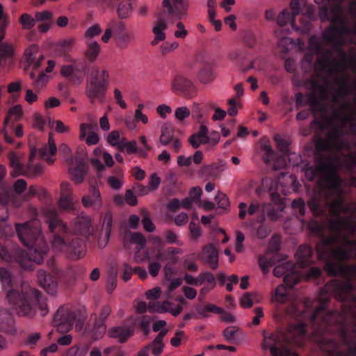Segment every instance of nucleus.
Returning <instances> with one entry per match:
<instances>
[{"mask_svg":"<svg viewBox=\"0 0 356 356\" xmlns=\"http://www.w3.org/2000/svg\"><path fill=\"white\" fill-rule=\"evenodd\" d=\"M346 82V77L337 79L335 88L327 80L313 78L307 86L311 89L309 100L314 111L327 112L325 102L332 103V122L335 127L330 129L325 139L317 140L316 167L306 168L305 174L309 181L321 175L308 202L309 209L316 216L328 212L332 217L327 229L316 221L309 225L312 232L322 236L316 245L318 257L327 260L325 270L327 273L353 277L356 276V242L350 237L356 230V204L344 203L337 173L342 167L356 168V156L348 153L345 139L348 131L356 134V97L350 100Z\"/></svg>","mask_w":356,"mask_h":356,"instance_id":"1","label":"nucleus"},{"mask_svg":"<svg viewBox=\"0 0 356 356\" xmlns=\"http://www.w3.org/2000/svg\"><path fill=\"white\" fill-rule=\"evenodd\" d=\"M350 14L355 23L353 29L347 27V20L340 4L330 9L321 8V20H329L332 24V26L325 31L323 40L334 46L335 49L323 53V41L312 36L309 39V50L317 55L315 69L328 76L320 80L333 79L334 83L331 84L337 88V80L346 77L350 94L354 92L356 95V0L350 3Z\"/></svg>","mask_w":356,"mask_h":356,"instance_id":"2","label":"nucleus"},{"mask_svg":"<svg viewBox=\"0 0 356 356\" xmlns=\"http://www.w3.org/2000/svg\"><path fill=\"white\" fill-rule=\"evenodd\" d=\"M356 287L354 280H332L321 291V302L309 320L314 330H339L346 341L347 332H356V296L352 291Z\"/></svg>","mask_w":356,"mask_h":356,"instance_id":"3","label":"nucleus"},{"mask_svg":"<svg viewBox=\"0 0 356 356\" xmlns=\"http://www.w3.org/2000/svg\"><path fill=\"white\" fill-rule=\"evenodd\" d=\"M0 282L6 293V302L11 309L19 316L33 315L38 290L25 282L17 284L6 267L0 268Z\"/></svg>","mask_w":356,"mask_h":356,"instance_id":"4","label":"nucleus"},{"mask_svg":"<svg viewBox=\"0 0 356 356\" xmlns=\"http://www.w3.org/2000/svg\"><path fill=\"white\" fill-rule=\"evenodd\" d=\"M305 328L304 324L291 325L284 333H264L262 347L269 350L272 356H289L290 350L284 345V342L301 345L305 339Z\"/></svg>","mask_w":356,"mask_h":356,"instance_id":"5","label":"nucleus"},{"mask_svg":"<svg viewBox=\"0 0 356 356\" xmlns=\"http://www.w3.org/2000/svg\"><path fill=\"white\" fill-rule=\"evenodd\" d=\"M109 84V73L104 68H97L87 81L86 95L91 104L96 101L103 104Z\"/></svg>","mask_w":356,"mask_h":356,"instance_id":"6","label":"nucleus"},{"mask_svg":"<svg viewBox=\"0 0 356 356\" xmlns=\"http://www.w3.org/2000/svg\"><path fill=\"white\" fill-rule=\"evenodd\" d=\"M42 215L44 222L48 224L49 231L56 234L51 241L52 248L57 252L63 250L66 245L65 243L57 234L65 233L67 232V225L58 218L54 208L48 207L44 209L42 211Z\"/></svg>","mask_w":356,"mask_h":356,"instance_id":"7","label":"nucleus"},{"mask_svg":"<svg viewBox=\"0 0 356 356\" xmlns=\"http://www.w3.org/2000/svg\"><path fill=\"white\" fill-rule=\"evenodd\" d=\"M113 36L116 45L120 49H125L132 40V35L127 31L124 22L112 21L102 36V41L107 43Z\"/></svg>","mask_w":356,"mask_h":356,"instance_id":"8","label":"nucleus"},{"mask_svg":"<svg viewBox=\"0 0 356 356\" xmlns=\"http://www.w3.org/2000/svg\"><path fill=\"white\" fill-rule=\"evenodd\" d=\"M19 239L25 246H32L38 242L44 243L40 228L37 220H31L22 224H15Z\"/></svg>","mask_w":356,"mask_h":356,"instance_id":"9","label":"nucleus"},{"mask_svg":"<svg viewBox=\"0 0 356 356\" xmlns=\"http://www.w3.org/2000/svg\"><path fill=\"white\" fill-rule=\"evenodd\" d=\"M28 247L29 248V254L31 255V257H29L25 255L24 252L20 250L18 259H16V262L18 263L22 268L26 270L32 269L34 263L40 264L42 262L44 255L47 252V246L44 241V243L40 241L33 244L32 246Z\"/></svg>","mask_w":356,"mask_h":356,"instance_id":"10","label":"nucleus"},{"mask_svg":"<svg viewBox=\"0 0 356 356\" xmlns=\"http://www.w3.org/2000/svg\"><path fill=\"white\" fill-rule=\"evenodd\" d=\"M295 266L292 261H287L276 266L273 269V275L280 277L284 276L286 284L291 288L299 282V276L294 271Z\"/></svg>","mask_w":356,"mask_h":356,"instance_id":"11","label":"nucleus"},{"mask_svg":"<svg viewBox=\"0 0 356 356\" xmlns=\"http://www.w3.org/2000/svg\"><path fill=\"white\" fill-rule=\"evenodd\" d=\"M113 222V216L111 211L108 210L100 215V229L99 232L98 245L104 248L108 244L110 239Z\"/></svg>","mask_w":356,"mask_h":356,"instance_id":"12","label":"nucleus"},{"mask_svg":"<svg viewBox=\"0 0 356 356\" xmlns=\"http://www.w3.org/2000/svg\"><path fill=\"white\" fill-rule=\"evenodd\" d=\"M81 203L86 209H101L104 202L99 188L95 185L90 186L88 193L81 197Z\"/></svg>","mask_w":356,"mask_h":356,"instance_id":"13","label":"nucleus"},{"mask_svg":"<svg viewBox=\"0 0 356 356\" xmlns=\"http://www.w3.org/2000/svg\"><path fill=\"white\" fill-rule=\"evenodd\" d=\"M67 165L71 179L76 184H81L87 172V168L84 159L81 157L74 156V160L70 161Z\"/></svg>","mask_w":356,"mask_h":356,"instance_id":"14","label":"nucleus"},{"mask_svg":"<svg viewBox=\"0 0 356 356\" xmlns=\"http://www.w3.org/2000/svg\"><path fill=\"white\" fill-rule=\"evenodd\" d=\"M75 318L73 312L65 307H60L55 315L54 323L60 332L70 330Z\"/></svg>","mask_w":356,"mask_h":356,"instance_id":"15","label":"nucleus"},{"mask_svg":"<svg viewBox=\"0 0 356 356\" xmlns=\"http://www.w3.org/2000/svg\"><path fill=\"white\" fill-rule=\"evenodd\" d=\"M266 204H259L257 202H252L250 205L247 207V205L244 202H241L238 205L239 213L238 217L241 219H243L246 214L250 216H256L257 220L259 222H262L265 220V207Z\"/></svg>","mask_w":356,"mask_h":356,"instance_id":"16","label":"nucleus"},{"mask_svg":"<svg viewBox=\"0 0 356 356\" xmlns=\"http://www.w3.org/2000/svg\"><path fill=\"white\" fill-rule=\"evenodd\" d=\"M134 333V328L127 324L113 326L107 331V335L109 338L113 339L120 343L127 342Z\"/></svg>","mask_w":356,"mask_h":356,"instance_id":"17","label":"nucleus"},{"mask_svg":"<svg viewBox=\"0 0 356 356\" xmlns=\"http://www.w3.org/2000/svg\"><path fill=\"white\" fill-rule=\"evenodd\" d=\"M162 4L170 15H175L179 19L186 15L188 8V2L185 0H163Z\"/></svg>","mask_w":356,"mask_h":356,"instance_id":"18","label":"nucleus"},{"mask_svg":"<svg viewBox=\"0 0 356 356\" xmlns=\"http://www.w3.org/2000/svg\"><path fill=\"white\" fill-rule=\"evenodd\" d=\"M23 115V109L21 105L17 104L8 110V115L6 117L3 127L1 129V132L3 135V138L8 143H13V138L8 135V133L6 130V127L9 124L10 120H13L14 121L19 120L22 116Z\"/></svg>","mask_w":356,"mask_h":356,"instance_id":"19","label":"nucleus"},{"mask_svg":"<svg viewBox=\"0 0 356 356\" xmlns=\"http://www.w3.org/2000/svg\"><path fill=\"white\" fill-rule=\"evenodd\" d=\"M111 313V308L108 306H104L100 312L99 320L96 321L93 330L92 337L95 339H99L102 337L106 331L105 321Z\"/></svg>","mask_w":356,"mask_h":356,"instance_id":"20","label":"nucleus"},{"mask_svg":"<svg viewBox=\"0 0 356 356\" xmlns=\"http://www.w3.org/2000/svg\"><path fill=\"white\" fill-rule=\"evenodd\" d=\"M38 280L40 285L49 294H55L57 290L56 278L44 270H40L38 272Z\"/></svg>","mask_w":356,"mask_h":356,"instance_id":"21","label":"nucleus"},{"mask_svg":"<svg viewBox=\"0 0 356 356\" xmlns=\"http://www.w3.org/2000/svg\"><path fill=\"white\" fill-rule=\"evenodd\" d=\"M290 8L292 10L291 15L295 17L300 13L311 19L313 15V8L309 5L306 0H293L290 3Z\"/></svg>","mask_w":356,"mask_h":356,"instance_id":"22","label":"nucleus"},{"mask_svg":"<svg viewBox=\"0 0 356 356\" xmlns=\"http://www.w3.org/2000/svg\"><path fill=\"white\" fill-rule=\"evenodd\" d=\"M57 152V147L54 142L52 134H49L48 143L42 146L39 150L38 154L40 159L45 160L49 163L54 162V156Z\"/></svg>","mask_w":356,"mask_h":356,"instance_id":"23","label":"nucleus"},{"mask_svg":"<svg viewBox=\"0 0 356 356\" xmlns=\"http://www.w3.org/2000/svg\"><path fill=\"white\" fill-rule=\"evenodd\" d=\"M92 221L89 216H80L74 223V231L76 234L88 236L92 234Z\"/></svg>","mask_w":356,"mask_h":356,"instance_id":"24","label":"nucleus"},{"mask_svg":"<svg viewBox=\"0 0 356 356\" xmlns=\"http://www.w3.org/2000/svg\"><path fill=\"white\" fill-rule=\"evenodd\" d=\"M202 260L207 263L212 269H216L218 268V252L217 249L212 244L203 248Z\"/></svg>","mask_w":356,"mask_h":356,"instance_id":"25","label":"nucleus"},{"mask_svg":"<svg viewBox=\"0 0 356 356\" xmlns=\"http://www.w3.org/2000/svg\"><path fill=\"white\" fill-rule=\"evenodd\" d=\"M84 69L79 67L77 64L74 66L71 65H63L60 69V74L63 76L69 79L70 81L75 83H80L82 81V78L78 75V73L83 72Z\"/></svg>","mask_w":356,"mask_h":356,"instance_id":"26","label":"nucleus"},{"mask_svg":"<svg viewBox=\"0 0 356 356\" xmlns=\"http://www.w3.org/2000/svg\"><path fill=\"white\" fill-rule=\"evenodd\" d=\"M168 29L166 21L159 17L152 29L154 34V39L152 42V45H156L159 42L163 41L165 39V31Z\"/></svg>","mask_w":356,"mask_h":356,"instance_id":"27","label":"nucleus"},{"mask_svg":"<svg viewBox=\"0 0 356 356\" xmlns=\"http://www.w3.org/2000/svg\"><path fill=\"white\" fill-rule=\"evenodd\" d=\"M6 175V168L0 165V203L2 204L1 209L7 212L6 204L9 200V190L8 186L2 183L1 181Z\"/></svg>","mask_w":356,"mask_h":356,"instance_id":"28","label":"nucleus"},{"mask_svg":"<svg viewBox=\"0 0 356 356\" xmlns=\"http://www.w3.org/2000/svg\"><path fill=\"white\" fill-rule=\"evenodd\" d=\"M312 250L307 245H300L296 252L298 262L302 267H305L312 263Z\"/></svg>","mask_w":356,"mask_h":356,"instance_id":"29","label":"nucleus"},{"mask_svg":"<svg viewBox=\"0 0 356 356\" xmlns=\"http://www.w3.org/2000/svg\"><path fill=\"white\" fill-rule=\"evenodd\" d=\"M9 160L10 167L13 168L10 172V175L13 177H17L20 175L24 176L25 175H27L26 168L22 166L19 162V158L15 154L10 152L9 154Z\"/></svg>","mask_w":356,"mask_h":356,"instance_id":"30","label":"nucleus"},{"mask_svg":"<svg viewBox=\"0 0 356 356\" xmlns=\"http://www.w3.org/2000/svg\"><path fill=\"white\" fill-rule=\"evenodd\" d=\"M20 253V248L17 246H14L9 252L3 245L0 243V259L4 261L12 263L18 259V256Z\"/></svg>","mask_w":356,"mask_h":356,"instance_id":"31","label":"nucleus"},{"mask_svg":"<svg viewBox=\"0 0 356 356\" xmlns=\"http://www.w3.org/2000/svg\"><path fill=\"white\" fill-rule=\"evenodd\" d=\"M261 300L262 296L258 292L245 293L241 298L240 304L243 308H250Z\"/></svg>","mask_w":356,"mask_h":356,"instance_id":"32","label":"nucleus"},{"mask_svg":"<svg viewBox=\"0 0 356 356\" xmlns=\"http://www.w3.org/2000/svg\"><path fill=\"white\" fill-rule=\"evenodd\" d=\"M36 153H37L36 149H31L30 156H29V163H28L27 168H26V171L27 172V175H24L26 177H35L40 175L43 172V166L42 165H41L40 164L33 165L32 164L33 159L35 157Z\"/></svg>","mask_w":356,"mask_h":356,"instance_id":"33","label":"nucleus"},{"mask_svg":"<svg viewBox=\"0 0 356 356\" xmlns=\"http://www.w3.org/2000/svg\"><path fill=\"white\" fill-rule=\"evenodd\" d=\"M86 45V57L90 61H94L99 56L101 48L96 40H85Z\"/></svg>","mask_w":356,"mask_h":356,"instance_id":"34","label":"nucleus"},{"mask_svg":"<svg viewBox=\"0 0 356 356\" xmlns=\"http://www.w3.org/2000/svg\"><path fill=\"white\" fill-rule=\"evenodd\" d=\"M290 300L289 294L286 286L284 284L279 285L275 290L272 296L273 303L284 304Z\"/></svg>","mask_w":356,"mask_h":356,"instance_id":"35","label":"nucleus"},{"mask_svg":"<svg viewBox=\"0 0 356 356\" xmlns=\"http://www.w3.org/2000/svg\"><path fill=\"white\" fill-rule=\"evenodd\" d=\"M174 128L169 122H165L161 127V134L159 138L160 143L165 146L170 143L174 138Z\"/></svg>","mask_w":356,"mask_h":356,"instance_id":"36","label":"nucleus"},{"mask_svg":"<svg viewBox=\"0 0 356 356\" xmlns=\"http://www.w3.org/2000/svg\"><path fill=\"white\" fill-rule=\"evenodd\" d=\"M183 250L180 248H168L165 250H159L157 253L155 254V259L157 260H167L172 259L173 262L175 263L177 259L176 257H172L174 254H182Z\"/></svg>","mask_w":356,"mask_h":356,"instance_id":"37","label":"nucleus"},{"mask_svg":"<svg viewBox=\"0 0 356 356\" xmlns=\"http://www.w3.org/2000/svg\"><path fill=\"white\" fill-rule=\"evenodd\" d=\"M167 333V330H161L157 337L154 339L152 343L148 344L150 346V349L152 350V354L154 356H159L163 352L164 348V343H163V339Z\"/></svg>","mask_w":356,"mask_h":356,"instance_id":"38","label":"nucleus"},{"mask_svg":"<svg viewBox=\"0 0 356 356\" xmlns=\"http://www.w3.org/2000/svg\"><path fill=\"white\" fill-rule=\"evenodd\" d=\"M133 11L132 0H124L118 6V15L121 19H126L131 16Z\"/></svg>","mask_w":356,"mask_h":356,"instance_id":"39","label":"nucleus"},{"mask_svg":"<svg viewBox=\"0 0 356 356\" xmlns=\"http://www.w3.org/2000/svg\"><path fill=\"white\" fill-rule=\"evenodd\" d=\"M191 85V81L182 76H176L172 82V90L175 92H182Z\"/></svg>","mask_w":356,"mask_h":356,"instance_id":"40","label":"nucleus"},{"mask_svg":"<svg viewBox=\"0 0 356 356\" xmlns=\"http://www.w3.org/2000/svg\"><path fill=\"white\" fill-rule=\"evenodd\" d=\"M277 23L281 26H284L288 24H290L293 29L298 30V28L295 23V19L291 15V13L284 10L282 11L277 17Z\"/></svg>","mask_w":356,"mask_h":356,"instance_id":"41","label":"nucleus"},{"mask_svg":"<svg viewBox=\"0 0 356 356\" xmlns=\"http://www.w3.org/2000/svg\"><path fill=\"white\" fill-rule=\"evenodd\" d=\"M14 47L11 44L3 43L0 46V65H5L7 60L14 56Z\"/></svg>","mask_w":356,"mask_h":356,"instance_id":"42","label":"nucleus"},{"mask_svg":"<svg viewBox=\"0 0 356 356\" xmlns=\"http://www.w3.org/2000/svg\"><path fill=\"white\" fill-rule=\"evenodd\" d=\"M86 119L88 122L81 123L79 127L82 138L86 136V132L94 130L97 128L96 118L92 113H88L86 115Z\"/></svg>","mask_w":356,"mask_h":356,"instance_id":"43","label":"nucleus"},{"mask_svg":"<svg viewBox=\"0 0 356 356\" xmlns=\"http://www.w3.org/2000/svg\"><path fill=\"white\" fill-rule=\"evenodd\" d=\"M102 32V29L99 24H93L89 26L83 35L84 40H95V38L99 35Z\"/></svg>","mask_w":356,"mask_h":356,"instance_id":"44","label":"nucleus"},{"mask_svg":"<svg viewBox=\"0 0 356 356\" xmlns=\"http://www.w3.org/2000/svg\"><path fill=\"white\" fill-rule=\"evenodd\" d=\"M124 140L125 138H121L120 132L116 130L112 131L111 133H109L106 138L107 142L111 145L116 147L118 149H120Z\"/></svg>","mask_w":356,"mask_h":356,"instance_id":"45","label":"nucleus"},{"mask_svg":"<svg viewBox=\"0 0 356 356\" xmlns=\"http://www.w3.org/2000/svg\"><path fill=\"white\" fill-rule=\"evenodd\" d=\"M103 152H102L101 148H99V147L95 148V149L93 150V154L96 158H92V159H91V161H90L92 165L98 172H102L105 170L104 165L99 159V157L102 156Z\"/></svg>","mask_w":356,"mask_h":356,"instance_id":"46","label":"nucleus"},{"mask_svg":"<svg viewBox=\"0 0 356 356\" xmlns=\"http://www.w3.org/2000/svg\"><path fill=\"white\" fill-rule=\"evenodd\" d=\"M149 242L152 245V248H149V252L155 258V254L157 253L159 250H163V241L162 239L157 236H152L149 238Z\"/></svg>","mask_w":356,"mask_h":356,"instance_id":"47","label":"nucleus"},{"mask_svg":"<svg viewBox=\"0 0 356 356\" xmlns=\"http://www.w3.org/2000/svg\"><path fill=\"white\" fill-rule=\"evenodd\" d=\"M198 79L204 84L211 82L214 79L213 73L211 68L207 67H202L199 72Z\"/></svg>","mask_w":356,"mask_h":356,"instance_id":"48","label":"nucleus"},{"mask_svg":"<svg viewBox=\"0 0 356 356\" xmlns=\"http://www.w3.org/2000/svg\"><path fill=\"white\" fill-rule=\"evenodd\" d=\"M58 204L60 207L64 210L73 211L75 209L73 195H60Z\"/></svg>","mask_w":356,"mask_h":356,"instance_id":"49","label":"nucleus"},{"mask_svg":"<svg viewBox=\"0 0 356 356\" xmlns=\"http://www.w3.org/2000/svg\"><path fill=\"white\" fill-rule=\"evenodd\" d=\"M79 138L83 140L88 145H97L99 141V135L94 131H88L86 132V136L81 137V132L80 131Z\"/></svg>","mask_w":356,"mask_h":356,"instance_id":"50","label":"nucleus"},{"mask_svg":"<svg viewBox=\"0 0 356 356\" xmlns=\"http://www.w3.org/2000/svg\"><path fill=\"white\" fill-rule=\"evenodd\" d=\"M89 350V347L86 346L79 347L73 346L67 349L65 356H86Z\"/></svg>","mask_w":356,"mask_h":356,"instance_id":"51","label":"nucleus"},{"mask_svg":"<svg viewBox=\"0 0 356 356\" xmlns=\"http://www.w3.org/2000/svg\"><path fill=\"white\" fill-rule=\"evenodd\" d=\"M107 184L113 190H120L123 184V176L122 173L118 177L109 176L106 179Z\"/></svg>","mask_w":356,"mask_h":356,"instance_id":"52","label":"nucleus"},{"mask_svg":"<svg viewBox=\"0 0 356 356\" xmlns=\"http://www.w3.org/2000/svg\"><path fill=\"white\" fill-rule=\"evenodd\" d=\"M58 152L59 154L63 157L67 164L70 163V161L74 160V156H72V149L67 144L62 143L60 145Z\"/></svg>","mask_w":356,"mask_h":356,"instance_id":"53","label":"nucleus"},{"mask_svg":"<svg viewBox=\"0 0 356 356\" xmlns=\"http://www.w3.org/2000/svg\"><path fill=\"white\" fill-rule=\"evenodd\" d=\"M19 22L24 29H31L35 24V17H33L27 13H24L19 18Z\"/></svg>","mask_w":356,"mask_h":356,"instance_id":"54","label":"nucleus"},{"mask_svg":"<svg viewBox=\"0 0 356 356\" xmlns=\"http://www.w3.org/2000/svg\"><path fill=\"white\" fill-rule=\"evenodd\" d=\"M122 272V277L124 282H128L131 280V275L135 274L134 267H132L130 264L124 262L120 267Z\"/></svg>","mask_w":356,"mask_h":356,"instance_id":"55","label":"nucleus"},{"mask_svg":"<svg viewBox=\"0 0 356 356\" xmlns=\"http://www.w3.org/2000/svg\"><path fill=\"white\" fill-rule=\"evenodd\" d=\"M223 309L216 305L212 304H207L203 308L199 310V314L203 317H207L209 312H213L215 314H222Z\"/></svg>","mask_w":356,"mask_h":356,"instance_id":"56","label":"nucleus"},{"mask_svg":"<svg viewBox=\"0 0 356 356\" xmlns=\"http://www.w3.org/2000/svg\"><path fill=\"white\" fill-rule=\"evenodd\" d=\"M183 310V307L181 305L175 306L172 303L168 301L163 302V313L169 312L173 316H177Z\"/></svg>","mask_w":356,"mask_h":356,"instance_id":"57","label":"nucleus"},{"mask_svg":"<svg viewBox=\"0 0 356 356\" xmlns=\"http://www.w3.org/2000/svg\"><path fill=\"white\" fill-rule=\"evenodd\" d=\"M130 243H135L138 245V250L143 249L146 244V239L142 234L133 233L130 236Z\"/></svg>","mask_w":356,"mask_h":356,"instance_id":"58","label":"nucleus"},{"mask_svg":"<svg viewBox=\"0 0 356 356\" xmlns=\"http://www.w3.org/2000/svg\"><path fill=\"white\" fill-rule=\"evenodd\" d=\"M39 49L35 45H32L28 49H26L24 55L26 60L29 63H31L34 60L36 59V57L38 56Z\"/></svg>","mask_w":356,"mask_h":356,"instance_id":"59","label":"nucleus"},{"mask_svg":"<svg viewBox=\"0 0 356 356\" xmlns=\"http://www.w3.org/2000/svg\"><path fill=\"white\" fill-rule=\"evenodd\" d=\"M293 44V40L288 37H283L278 42V47L282 52H289Z\"/></svg>","mask_w":356,"mask_h":356,"instance_id":"60","label":"nucleus"},{"mask_svg":"<svg viewBox=\"0 0 356 356\" xmlns=\"http://www.w3.org/2000/svg\"><path fill=\"white\" fill-rule=\"evenodd\" d=\"M239 331L237 326H229L223 331V336L229 342H232L235 339L236 334Z\"/></svg>","mask_w":356,"mask_h":356,"instance_id":"61","label":"nucleus"},{"mask_svg":"<svg viewBox=\"0 0 356 356\" xmlns=\"http://www.w3.org/2000/svg\"><path fill=\"white\" fill-rule=\"evenodd\" d=\"M35 21L40 22H51L53 13L49 10H42L37 12L35 14Z\"/></svg>","mask_w":356,"mask_h":356,"instance_id":"62","label":"nucleus"},{"mask_svg":"<svg viewBox=\"0 0 356 356\" xmlns=\"http://www.w3.org/2000/svg\"><path fill=\"white\" fill-rule=\"evenodd\" d=\"M142 223L144 229L148 232H152L155 230V226L150 218L149 217L147 212L145 210L143 211V219Z\"/></svg>","mask_w":356,"mask_h":356,"instance_id":"63","label":"nucleus"},{"mask_svg":"<svg viewBox=\"0 0 356 356\" xmlns=\"http://www.w3.org/2000/svg\"><path fill=\"white\" fill-rule=\"evenodd\" d=\"M215 200L219 208L227 209L229 205V202L227 195L220 191L216 195Z\"/></svg>","mask_w":356,"mask_h":356,"instance_id":"64","label":"nucleus"}]
</instances>
